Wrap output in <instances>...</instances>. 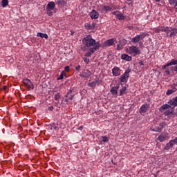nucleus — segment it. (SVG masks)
I'll return each instance as SVG.
<instances>
[{
  "label": "nucleus",
  "mask_w": 177,
  "mask_h": 177,
  "mask_svg": "<svg viewBox=\"0 0 177 177\" xmlns=\"http://www.w3.org/2000/svg\"><path fill=\"white\" fill-rule=\"evenodd\" d=\"M82 42L85 46L87 48H89L91 46H96L97 44H100L98 41L96 42L95 39H93L92 38V36L88 35L86 37H84L82 40Z\"/></svg>",
  "instance_id": "nucleus-1"
},
{
  "label": "nucleus",
  "mask_w": 177,
  "mask_h": 177,
  "mask_svg": "<svg viewBox=\"0 0 177 177\" xmlns=\"http://www.w3.org/2000/svg\"><path fill=\"white\" fill-rule=\"evenodd\" d=\"M127 52L129 55H131V56H137V55H140V49L135 46L129 47L127 49Z\"/></svg>",
  "instance_id": "nucleus-2"
},
{
  "label": "nucleus",
  "mask_w": 177,
  "mask_h": 177,
  "mask_svg": "<svg viewBox=\"0 0 177 177\" xmlns=\"http://www.w3.org/2000/svg\"><path fill=\"white\" fill-rule=\"evenodd\" d=\"M160 110H166L164 112L165 115H172L173 113H174V108L171 107V105L169 104H163L161 107Z\"/></svg>",
  "instance_id": "nucleus-3"
},
{
  "label": "nucleus",
  "mask_w": 177,
  "mask_h": 177,
  "mask_svg": "<svg viewBox=\"0 0 177 177\" xmlns=\"http://www.w3.org/2000/svg\"><path fill=\"white\" fill-rule=\"evenodd\" d=\"M100 46V44L97 43L93 48H90L89 51L84 54L85 57H91V56H92V55H93L95 52L99 49Z\"/></svg>",
  "instance_id": "nucleus-4"
},
{
  "label": "nucleus",
  "mask_w": 177,
  "mask_h": 177,
  "mask_svg": "<svg viewBox=\"0 0 177 177\" xmlns=\"http://www.w3.org/2000/svg\"><path fill=\"white\" fill-rule=\"evenodd\" d=\"M129 73H131V69H127L120 77V82H127V80L129 77Z\"/></svg>",
  "instance_id": "nucleus-5"
},
{
  "label": "nucleus",
  "mask_w": 177,
  "mask_h": 177,
  "mask_svg": "<svg viewBox=\"0 0 177 177\" xmlns=\"http://www.w3.org/2000/svg\"><path fill=\"white\" fill-rule=\"evenodd\" d=\"M146 37V35L141 33L134 37L132 38L131 42H133L134 44H138L140 39H143Z\"/></svg>",
  "instance_id": "nucleus-6"
},
{
  "label": "nucleus",
  "mask_w": 177,
  "mask_h": 177,
  "mask_svg": "<svg viewBox=\"0 0 177 177\" xmlns=\"http://www.w3.org/2000/svg\"><path fill=\"white\" fill-rule=\"evenodd\" d=\"M112 15L115 16V17H116V19H118V20H125V16H124V14H122L120 11H113L112 12Z\"/></svg>",
  "instance_id": "nucleus-7"
},
{
  "label": "nucleus",
  "mask_w": 177,
  "mask_h": 177,
  "mask_svg": "<svg viewBox=\"0 0 177 177\" xmlns=\"http://www.w3.org/2000/svg\"><path fill=\"white\" fill-rule=\"evenodd\" d=\"M24 85H26V86L28 88V89H29V91L34 89V84H32L31 80H30L28 79H25V80H24Z\"/></svg>",
  "instance_id": "nucleus-8"
},
{
  "label": "nucleus",
  "mask_w": 177,
  "mask_h": 177,
  "mask_svg": "<svg viewBox=\"0 0 177 177\" xmlns=\"http://www.w3.org/2000/svg\"><path fill=\"white\" fill-rule=\"evenodd\" d=\"M121 70L119 67L115 66L112 69V74L113 77H120L121 75Z\"/></svg>",
  "instance_id": "nucleus-9"
},
{
  "label": "nucleus",
  "mask_w": 177,
  "mask_h": 177,
  "mask_svg": "<svg viewBox=\"0 0 177 177\" xmlns=\"http://www.w3.org/2000/svg\"><path fill=\"white\" fill-rule=\"evenodd\" d=\"M91 75H92V72L88 70H84L80 73V77H82V78H88Z\"/></svg>",
  "instance_id": "nucleus-10"
},
{
  "label": "nucleus",
  "mask_w": 177,
  "mask_h": 177,
  "mask_svg": "<svg viewBox=\"0 0 177 177\" xmlns=\"http://www.w3.org/2000/svg\"><path fill=\"white\" fill-rule=\"evenodd\" d=\"M149 108H150V105L147 104L142 105L140 109V113L145 114V113H146V111H147Z\"/></svg>",
  "instance_id": "nucleus-11"
},
{
  "label": "nucleus",
  "mask_w": 177,
  "mask_h": 177,
  "mask_svg": "<svg viewBox=\"0 0 177 177\" xmlns=\"http://www.w3.org/2000/svg\"><path fill=\"white\" fill-rule=\"evenodd\" d=\"M176 64L177 65V59H172L170 62L164 65L162 67V70H165L167 68V67H169V66H176Z\"/></svg>",
  "instance_id": "nucleus-12"
},
{
  "label": "nucleus",
  "mask_w": 177,
  "mask_h": 177,
  "mask_svg": "<svg viewBox=\"0 0 177 177\" xmlns=\"http://www.w3.org/2000/svg\"><path fill=\"white\" fill-rule=\"evenodd\" d=\"M163 128H164V124H160V127H151L150 130L152 131V132H161V131H162Z\"/></svg>",
  "instance_id": "nucleus-13"
},
{
  "label": "nucleus",
  "mask_w": 177,
  "mask_h": 177,
  "mask_svg": "<svg viewBox=\"0 0 177 177\" xmlns=\"http://www.w3.org/2000/svg\"><path fill=\"white\" fill-rule=\"evenodd\" d=\"M167 139H168V134L165 133H161L158 137V140H159V142H164V141L167 140Z\"/></svg>",
  "instance_id": "nucleus-14"
},
{
  "label": "nucleus",
  "mask_w": 177,
  "mask_h": 177,
  "mask_svg": "<svg viewBox=\"0 0 177 177\" xmlns=\"http://www.w3.org/2000/svg\"><path fill=\"white\" fill-rule=\"evenodd\" d=\"M90 17L91 19H99V12H96V10H93L91 12H90Z\"/></svg>",
  "instance_id": "nucleus-15"
},
{
  "label": "nucleus",
  "mask_w": 177,
  "mask_h": 177,
  "mask_svg": "<svg viewBox=\"0 0 177 177\" xmlns=\"http://www.w3.org/2000/svg\"><path fill=\"white\" fill-rule=\"evenodd\" d=\"M84 27L86 30H95V28L96 27V24L93 23L91 25V24L86 23L85 24Z\"/></svg>",
  "instance_id": "nucleus-16"
},
{
  "label": "nucleus",
  "mask_w": 177,
  "mask_h": 177,
  "mask_svg": "<svg viewBox=\"0 0 177 177\" xmlns=\"http://www.w3.org/2000/svg\"><path fill=\"white\" fill-rule=\"evenodd\" d=\"M56 6V4L53 1H50L46 7V10H53L55 9V7Z\"/></svg>",
  "instance_id": "nucleus-17"
},
{
  "label": "nucleus",
  "mask_w": 177,
  "mask_h": 177,
  "mask_svg": "<svg viewBox=\"0 0 177 177\" xmlns=\"http://www.w3.org/2000/svg\"><path fill=\"white\" fill-rule=\"evenodd\" d=\"M169 32H170L169 37L172 38V37H176L177 34V28H169Z\"/></svg>",
  "instance_id": "nucleus-18"
},
{
  "label": "nucleus",
  "mask_w": 177,
  "mask_h": 177,
  "mask_svg": "<svg viewBox=\"0 0 177 177\" xmlns=\"http://www.w3.org/2000/svg\"><path fill=\"white\" fill-rule=\"evenodd\" d=\"M114 44V39H109L104 43V46H111Z\"/></svg>",
  "instance_id": "nucleus-19"
},
{
  "label": "nucleus",
  "mask_w": 177,
  "mask_h": 177,
  "mask_svg": "<svg viewBox=\"0 0 177 177\" xmlns=\"http://www.w3.org/2000/svg\"><path fill=\"white\" fill-rule=\"evenodd\" d=\"M160 31L162 32H166L167 35H169V27L168 26H160Z\"/></svg>",
  "instance_id": "nucleus-20"
},
{
  "label": "nucleus",
  "mask_w": 177,
  "mask_h": 177,
  "mask_svg": "<svg viewBox=\"0 0 177 177\" xmlns=\"http://www.w3.org/2000/svg\"><path fill=\"white\" fill-rule=\"evenodd\" d=\"M168 104H169V106H177V96L171 100H170L168 102Z\"/></svg>",
  "instance_id": "nucleus-21"
},
{
  "label": "nucleus",
  "mask_w": 177,
  "mask_h": 177,
  "mask_svg": "<svg viewBox=\"0 0 177 177\" xmlns=\"http://www.w3.org/2000/svg\"><path fill=\"white\" fill-rule=\"evenodd\" d=\"M122 60H126V62H131L132 60V57L127 55V54H123L121 56Z\"/></svg>",
  "instance_id": "nucleus-22"
},
{
  "label": "nucleus",
  "mask_w": 177,
  "mask_h": 177,
  "mask_svg": "<svg viewBox=\"0 0 177 177\" xmlns=\"http://www.w3.org/2000/svg\"><path fill=\"white\" fill-rule=\"evenodd\" d=\"M96 84H97V85L102 84V81L100 80H97L96 82H91L90 83H88V86H90L91 88H95V86H96Z\"/></svg>",
  "instance_id": "nucleus-23"
},
{
  "label": "nucleus",
  "mask_w": 177,
  "mask_h": 177,
  "mask_svg": "<svg viewBox=\"0 0 177 177\" xmlns=\"http://www.w3.org/2000/svg\"><path fill=\"white\" fill-rule=\"evenodd\" d=\"M111 10V7L109 6H102L101 12H110Z\"/></svg>",
  "instance_id": "nucleus-24"
},
{
  "label": "nucleus",
  "mask_w": 177,
  "mask_h": 177,
  "mask_svg": "<svg viewBox=\"0 0 177 177\" xmlns=\"http://www.w3.org/2000/svg\"><path fill=\"white\" fill-rule=\"evenodd\" d=\"M37 37H40V38H45L46 39H48V34L46 33L38 32L37 34Z\"/></svg>",
  "instance_id": "nucleus-25"
},
{
  "label": "nucleus",
  "mask_w": 177,
  "mask_h": 177,
  "mask_svg": "<svg viewBox=\"0 0 177 177\" xmlns=\"http://www.w3.org/2000/svg\"><path fill=\"white\" fill-rule=\"evenodd\" d=\"M118 89V87H112L111 89V93H112L113 95H117Z\"/></svg>",
  "instance_id": "nucleus-26"
},
{
  "label": "nucleus",
  "mask_w": 177,
  "mask_h": 177,
  "mask_svg": "<svg viewBox=\"0 0 177 177\" xmlns=\"http://www.w3.org/2000/svg\"><path fill=\"white\" fill-rule=\"evenodd\" d=\"M169 3L177 9V0H169Z\"/></svg>",
  "instance_id": "nucleus-27"
},
{
  "label": "nucleus",
  "mask_w": 177,
  "mask_h": 177,
  "mask_svg": "<svg viewBox=\"0 0 177 177\" xmlns=\"http://www.w3.org/2000/svg\"><path fill=\"white\" fill-rule=\"evenodd\" d=\"M1 3L3 8H6V6L9 5V1L8 0H2Z\"/></svg>",
  "instance_id": "nucleus-28"
},
{
  "label": "nucleus",
  "mask_w": 177,
  "mask_h": 177,
  "mask_svg": "<svg viewBox=\"0 0 177 177\" xmlns=\"http://www.w3.org/2000/svg\"><path fill=\"white\" fill-rule=\"evenodd\" d=\"M125 91H127V87L123 86L122 88V89L120 90V96H122V95H124V93H125Z\"/></svg>",
  "instance_id": "nucleus-29"
},
{
  "label": "nucleus",
  "mask_w": 177,
  "mask_h": 177,
  "mask_svg": "<svg viewBox=\"0 0 177 177\" xmlns=\"http://www.w3.org/2000/svg\"><path fill=\"white\" fill-rule=\"evenodd\" d=\"M170 149H172V147L171 144L169 142L165 145V150H169Z\"/></svg>",
  "instance_id": "nucleus-30"
},
{
  "label": "nucleus",
  "mask_w": 177,
  "mask_h": 177,
  "mask_svg": "<svg viewBox=\"0 0 177 177\" xmlns=\"http://www.w3.org/2000/svg\"><path fill=\"white\" fill-rule=\"evenodd\" d=\"M170 149H172V147L171 144L169 142L165 145V150H169Z\"/></svg>",
  "instance_id": "nucleus-31"
},
{
  "label": "nucleus",
  "mask_w": 177,
  "mask_h": 177,
  "mask_svg": "<svg viewBox=\"0 0 177 177\" xmlns=\"http://www.w3.org/2000/svg\"><path fill=\"white\" fill-rule=\"evenodd\" d=\"M61 95L59 93H57L55 96H54V99L56 102H57V100H59V99H60Z\"/></svg>",
  "instance_id": "nucleus-32"
},
{
  "label": "nucleus",
  "mask_w": 177,
  "mask_h": 177,
  "mask_svg": "<svg viewBox=\"0 0 177 177\" xmlns=\"http://www.w3.org/2000/svg\"><path fill=\"white\" fill-rule=\"evenodd\" d=\"M175 92L172 90V89H170V90H168L167 92H166V95H167L168 96H169V95H172V93H174Z\"/></svg>",
  "instance_id": "nucleus-33"
},
{
  "label": "nucleus",
  "mask_w": 177,
  "mask_h": 177,
  "mask_svg": "<svg viewBox=\"0 0 177 177\" xmlns=\"http://www.w3.org/2000/svg\"><path fill=\"white\" fill-rule=\"evenodd\" d=\"M64 75H66V73H64V71H62L59 77H58V80H63V78H64Z\"/></svg>",
  "instance_id": "nucleus-34"
},
{
  "label": "nucleus",
  "mask_w": 177,
  "mask_h": 177,
  "mask_svg": "<svg viewBox=\"0 0 177 177\" xmlns=\"http://www.w3.org/2000/svg\"><path fill=\"white\" fill-rule=\"evenodd\" d=\"M102 142L105 143L106 142H109V138L106 136H102Z\"/></svg>",
  "instance_id": "nucleus-35"
},
{
  "label": "nucleus",
  "mask_w": 177,
  "mask_h": 177,
  "mask_svg": "<svg viewBox=\"0 0 177 177\" xmlns=\"http://www.w3.org/2000/svg\"><path fill=\"white\" fill-rule=\"evenodd\" d=\"M83 60L84 62V63H86V64H88V63H89V58L88 57H83Z\"/></svg>",
  "instance_id": "nucleus-36"
},
{
  "label": "nucleus",
  "mask_w": 177,
  "mask_h": 177,
  "mask_svg": "<svg viewBox=\"0 0 177 177\" xmlns=\"http://www.w3.org/2000/svg\"><path fill=\"white\" fill-rule=\"evenodd\" d=\"M153 31H154V32H156L157 34H158V33L161 32V28H155L153 30Z\"/></svg>",
  "instance_id": "nucleus-37"
},
{
  "label": "nucleus",
  "mask_w": 177,
  "mask_h": 177,
  "mask_svg": "<svg viewBox=\"0 0 177 177\" xmlns=\"http://www.w3.org/2000/svg\"><path fill=\"white\" fill-rule=\"evenodd\" d=\"M57 3L58 5H62V3H66V2L64 1V0H58V1H57Z\"/></svg>",
  "instance_id": "nucleus-38"
},
{
  "label": "nucleus",
  "mask_w": 177,
  "mask_h": 177,
  "mask_svg": "<svg viewBox=\"0 0 177 177\" xmlns=\"http://www.w3.org/2000/svg\"><path fill=\"white\" fill-rule=\"evenodd\" d=\"M47 15L48 16H50V17L53 16V13L52 12V10H47Z\"/></svg>",
  "instance_id": "nucleus-39"
},
{
  "label": "nucleus",
  "mask_w": 177,
  "mask_h": 177,
  "mask_svg": "<svg viewBox=\"0 0 177 177\" xmlns=\"http://www.w3.org/2000/svg\"><path fill=\"white\" fill-rule=\"evenodd\" d=\"M171 88H172V91H174V92H176V86L175 85V84H173L172 86H171Z\"/></svg>",
  "instance_id": "nucleus-40"
},
{
  "label": "nucleus",
  "mask_w": 177,
  "mask_h": 177,
  "mask_svg": "<svg viewBox=\"0 0 177 177\" xmlns=\"http://www.w3.org/2000/svg\"><path fill=\"white\" fill-rule=\"evenodd\" d=\"M6 60H9L10 62V63L13 62V58H12V57H8L6 58Z\"/></svg>",
  "instance_id": "nucleus-41"
},
{
  "label": "nucleus",
  "mask_w": 177,
  "mask_h": 177,
  "mask_svg": "<svg viewBox=\"0 0 177 177\" xmlns=\"http://www.w3.org/2000/svg\"><path fill=\"white\" fill-rule=\"evenodd\" d=\"M117 49H118L119 50H120V49H122V46L118 44L117 46Z\"/></svg>",
  "instance_id": "nucleus-42"
},
{
  "label": "nucleus",
  "mask_w": 177,
  "mask_h": 177,
  "mask_svg": "<svg viewBox=\"0 0 177 177\" xmlns=\"http://www.w3.org/2000/svg\"><path fill=\"white\" fill-rule=\"evenodd\" d=\"M65 71H70V66H66L65 67Z\"/></svg>",
  "instance_id": "nucleus-43"
},
{
  "label": "nucleus",
  "mask_w": 177,
  "mask_h": 177,
  "mask_svg": "<svg viewBox=\"0 0 177 177\" xmlns=\"http://www.w3.org/2000/svg\"><path fill=\"white\" fill-rule=\"evenodd\" d=\"M165 73L166 74H167V75H169V74H171V72H169V70L168 69H166Z\"/></svg>",
  "instance_id": "nucleus-44"
},
{
  "label": "nucleus",
  "mask_w": 177,
  "mask_h": 177,
  "mask_svg": "<svg viewBox=\"0 0 177 177\" xmlns=\"http://www.w3.org/2000/svg\"><path fill=\"white\" fill-rule=\"evenodd\" d=\"M53 109H54V108H53V106L48 107V110H49L50 111H53Z\"/></svg>",
  "instance_id": "nucleus-45"
},
{
  "label": "nucleus",
  "mask_w": 177,
  "mask_h": 177,
  "mask_svg": "<svg viewBox=\"0 0 177 177\" xmlns=\"http://www.w3.org/2000/svg\"><path fill=\"white\" fill-rule=\"evenodd\" d=\"M79 131H82V129H84V126H80L78 127L77 129Z\"/></svg>",
  "instance_id": "nucleus-46"
},
{
  "label": "nucleus",
  "mask_w": 177,
  "mask_h": 177,
  "mask_svg": "<svg viewBox=\"0 0 177 177\" xmlns=\"http://www.w3.org/2000/svg\"><path fill=\"white\" fill-rule=\"evenodd\" d=\"M71 92H73L71 90H69L67 93V95H66V97H68V95H70V93H71Z\"/></svg>",
  "instance_id": "nucleus-47"
},
{
  "label": "nucleus",
  "mask_w": 177,
  "mask_h": 177,
  "mask_svg": "<svg viewBox=\"0 0 177 177\" xmlns=\"http://www.w3.org/2000/svg\"><path fill=\"white\" fill-rule=\"evenodd\" d=\"M80 68H81V66L80 65L75 67V70H77V71L80 70Z\"/></svg>",
  "instance_id": "nucleus-48"
},
{
  "label": "nucleus",
  "mask_w": 177,
  "mask_h": 177,
  "mask_svg": "<svg viewBox=\"0 0 177 177\" xmlns=\"http://www.w3.org/2000/svg\"><path fill=\"white\" fill-rule=\"evenodd\" d=\"M139 64H140V66H145V63L143 62V61L140 62H139Z\"/></svg>",
  "instance_id": "nucleus-49"
},
{
  "label": "nucleus",
  "mask_w": 177,
  "mask_h": 177,
  "mask_svg": "<svg viewBox=\"0 0 177 177\" xmlns=\"http://www.w3.org/2000/svg\"><path fill=\"white\" fill-rule=\"evenodd\" d=\"M174 71H176V73H177V65L174 66Z\"/></svg>",
  "instance_id": "nucleus-50"
},
{
  "label": "nucleus",
  "mask_w": 177,
  "mask_h": 177,
  "mask_svg": "<svg viewBox=\"0 0 177 177\" xmlns=\"http://www.w3.org/2000/svg\"><path fill=\"white\" fill-rule=\"evenodd\" d=\"M73 97H74V95L71 96V97H69L68 99H69V100H73Z\"/></svg>",
  "instance_id": "nucleus-51"
},
{
  "label": "nucleus",
  "mask_w": 177,
  "mask_h": 177,
  "mask_svg": "<svg viewBox=\"0 0 177 177\" xmlns=\"http://www.w3.org/2000/svg\"><path fill=\"white\" fill-rule=\"evenodd\" d=\"M65 102H66V103H68V102H70V100L68 98V99H65Z\"/></svg>",
  "instance_id": "nucleus-52"
},
{
  "label": "nucleus",
  "mask_w": 177,
  "mask_h": 177,
  "mask_svg": "<svg viewBox=\"0 0 177 177\" xmlns=\"http://www.w3.org/2000/svg\"><path fill=\"white\" fill-rule=\"evenodd\" d=\"M6 88H8V86H3V91H5L6 89Z\"/></svg>",
  "instance_id": "nucleus-53"
},
{
  "label": "nucleus",
  "mask_w": 177,
  "mask_h": 177,
  "mask_svg": "<svg viewBox=\"0 0 177 177\" xmlns=\"http://www.w3.org/2000/svg\"><path fill=\"white\" fill-rule=\"evenodd\" d=\"M74 35V32L71 31V35Z\"/></svg>",
  "instance_id": "nucleus-54"
},
{
  "label": "nucleus",
  "mask_w": 177,
  "mask_h": 177,
  "mask_svg": "<svg viewBox=\"0 0 177 177\" xmlns=\"http://www.w3.org/2000/svg\"><path fill=\"white\" fill-rule=\"evenodd\" d=\"M156 2H160V0H155Z\"/></svg>",
  "instance_id": "nucleus-55"
},
{
  "label": "nucleus",
  "mask_w": 177,
  "mask_h": 177,
  "mask_svg": "<svg viewBox=\"0 0 177 177\" xmlns=\"http://www.w3.org/2000/svg\"><path fill=\"white\" fill-rule=\"evenodd\" d=\"M54 128H55V129H57V127H55Z\"/></svg>",
  "instance_id": "nucleus-56"
},
{
  "label": "nucleus",
  "mask_w": 177,
  "mask_h": 177,
  "mask_svg": "<svg viewBox=\"0 0 177 177\" xmlns=\"http://www.w3.org/2000/svg\"><path fill=\"white\" fill-rule=\"evenodd\" d=\"M83 50H85V49L83 48Z\"/></svg>",
  "instance_id": "nucleus-57"
}]
</instances>
